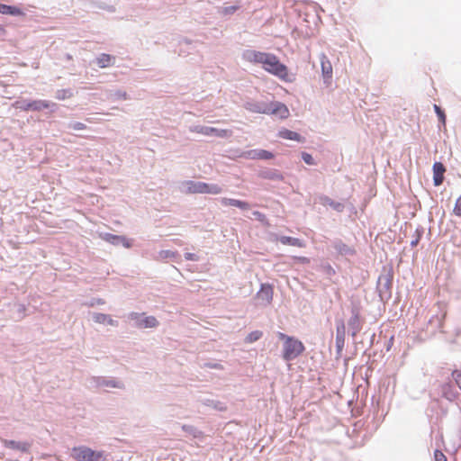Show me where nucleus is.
<instances>
[{"mask_svg":"<svg viewBox=\"0 0 461 461\" xmlns=\"http://www.w3.org/2000/svg\"><path fill=\"white\" fill-rule=\"evenodd\" d=\"M221 203L224 206L238 207L243 211L249 210L250 208V204L248 202L227 197L221 198Z\"/></svg>","mask_w":461,"mask_h":461,"instance_id":"obj_15","label":"nucleus"},{"mask_svg":"<svg viewBox=\"0 0 461 461\" xmlns=\"http://www.w3.org/2000/svg\"><path fill=\"white\" fill-rule=\"evenodd\" d=\"M278 135H279V137L285 139V140H296V141H301V140H302V137L299 133L290 131V130H287V129L281 130L279 131Z\"/></svg>","mask_w":461,"mask_h":461,"instance_id":"obj_25","label":"nucleus"},{"mask_svg":"<svg viewBox=\"0 0 461 461\" xmlns=\"http://www.w3.org/2000/svg\"><path fill=\"white\" fill-rule=\"evenodd\" d=\"M5 447L11 449H17L22 452H27L30 445L26 442L14 441V440H5Z\"/></svg>","mask_w":461,"mask_h":461,"instance_id":"obj_20","label":"nucleus"},{"mask_svg":"<svg viewBox=\"0 0 461 461\" xmlns=\"http://www.w3.org/2000/svg\"><path fill=\"white\" fill-rule=\"evenodd\" d=\"M103 239L105 241H107L113 245L122 244L124 248H127V249L131 247V242L129 241L124 236L113 235L111 233H104L103 235Z\"/></svg>","mask_w":461,"mask_h":461,"instance_id":"obj_12","label":"nucleus"},{"mask_svg":"<svg viewBox=\"0 0 461 461\" xmlns=\"http://www.w3.org/2000/svg\"><path fill=\"white\" fill-rule=\"evenodd\" d=\"M115 58L112 55L103 53L96 59L97 65L104 68L112 66L114 63Z\"/></svg>","mask_w":461,"mask_h":461,"instance_id":"obj_21","label":"nucleus"},{"mask_svg":"<svg viewBox=\"0 0 461 461\" xmlns=\"http://www.w3.org/2000/svg\"><path fill=\"white\" fill-rule=\"evenodd\" d=\"M281 337L285 338L283 350V357L285 360H293L303 351L304 347L301 341L291 337H285L284 334H281Z\"/></svg>","mask_w":461,"mask_h":461,"instance_id":"obj_4","label":"nucleus"},{"mask_svg":"<svg viewBox=\"0 0 461 461\" xmlns=\"http://www.w3.org/2000/svg\"><path fill=\"white\" fill-rule=\"evenodd\" d=\"M0 14L12 16H23L25 14L17 6L0 3Z\"/></svg>","mask_w":461,"mask_h":461,"instance_id":"obj_17","label":"nucleus"},{"mask_svg":"<svg viewBox=\"0 0 461 461\" xmlns=\"http://www.w3.org/2000/svg\"><path fill=\"white\" fill-rule=\"evenodd\" d=\"M320 269L321 270V272L324 275H326L329 277H330L331 276H333L335 274L334 268L328 263H322L320 266Z\"/></svg>","mask_w":461,"mask_h":461,"instance_id":"obj_33","label":"nucleus"},{"mask_svg":"<svg viewBox=\"0 0 461 461\" xmlns=\"http://www.w3.org/2000/svg\"><path fill=\"white\" fill-rule=\"evenodd\" d=\"M185 258L186 260H191V261H198L199 260V257L196 254L190 253V252H187L185 254Z\"/></svg>","mask_w":461,"mask_h":461,"instance_id":"obj_46","label":"nucleus"},{"mask_svg":"<svg viewBox=\"0 0 461 461\" xmlns=\"http://www.w3.org/2000/svg\"><path fill=\"white\" fill-rule=\"evenodd\" d=\"M445 171L446 167L442 163L435 162L433 164V182L435 186H438L443 183Z\"/></svg>","mask_w":461,"mask_h":461,"instance_id":"obj_13","label":"nucleus"},{"mask_svg":"<svg viewBox=\"0 0 461 461\" xmlns=\"http://www.w3.org/2000/svg\"><path fill=\"white\" fill-rule=\"evenodd\" d=\"M262 176L266 179L280 181L283 180L282 174L276 169H268L262 172Z\"/></svg>","mask_w":461,"mask_h":461,"instance_id":"obj_26","label":"nucleus"},{"mask_svg":"<svg viewBox=\"0 0 461 461\" xmlns=\"http://www.w3.org/2000/svg\"><path fill=\"white\" fill-rule=\"evenodd\" d=\"M104 300L103 299H100V298H93L91 299L90 301L85 303L86 305L89 306V307H94L95 305H103L104 304Z\"/></svg>","mask_w":461,"mask_h":461,"instance_id":"obj_40","label":"nucleus"},{"mask_svg":"<svg viewBox=\"0 0 461 461\" xmlns=\"http://www.w3.org/2000/svg\"><path fill=\"white\" fill-rule=\"evenodd\" d=\"M302 159L306 163L307 165H314L315 161L312 156L307 152L302 153Z\"/></svg>","mask_w":461,"mask_h":461,"instance_id":"obj_41","label":"nucleus"},{"mask_svg":"<svg viewBox=\"0 0 461 461\" xmlns=\"http://www.w3.org/2000/svg\"><path fill=\"white\" fill-rule=\"evenodd\" d=\"M189 131L192 132L200 133L204 136H214L217 138H228L232 133L230 130L218 129L203 125H192L189 127Z\"/></svg>","mask_w":461,"mask_h":461,"instance_id":"obj_6","label":"nucleus"},{"mask_svg":"<svg viewBox=\"0 0 461 461\" xmlns=\"http://www.w3.org/2000/svg\"><path fill=\"white\" fill-rule=\"evenodd\" d=\"M87 383L90 388H103L104 390L108 388H124V384L121 380L113 377L92 376L87 380Z\"/></svg>","mask_w":461,"mask_h":461,"instance_id":"obj_5","label":"nucleus"},{"mask_svg":"<svg viewBox=\"0 0 461 461\" xmlns=\"http://www.w3.org/2000/svg\"><path fill=\"white\" fill-rule=\"evenodd\" d=\"M67 127L73 131H83L86 129V125L79 122H70L68 123Z\"/></svg>","mask_w":461,"mask_h":461,"instance_id":"obj_34","label":"nucleus"},{"mask_svg":"<svg viewBox=\"0 0 461 461\" xmlns=\"http://www.w3.org/2000/svg\"><path fill=\"white\" fill-rule=\"evenodd\" d=\"M434 458L435 461H447L446 456L440 450H435Z\"/></svg>","mask_w":461,"mask_h":461,"instance_id":"obj_44","label":"nucleus"},{"mask_svg":"<svg viewBox=\"0 0 461 461\" xmlns=\"http://www.w3.org/2000/svg\"><path fill=\"white\" fill-rule=\"evenodd\" d=\"M70 456L76 461H106L107 454L103 450H94L86 446L74 447Z\"/></svg>","mask_w":461,"mask_h":461,"instance_id":"obj_3","label":"nucleus"},{"mask_svg":"<svg viewBox=\"0 0 461 461\" xmlns=\"http://www.w3.org/2000/svg\"><path fill=\"white\" fill-rule=\"evenodd\" d=\"M434 109H435V112L439 119V121L445 124L446 123V115H445V113L441 110V108L439 106H438L437 104L434 105Z\"/></svg>","mask_w":461,"mask_h":461,"instance_id":"obj_39","label":"nucleus"},{"mask_svg":"<svg viewBox=\"0 0 461 461\" xmlns=\"http://www.w3.org/2000/svg\"><path fill=\"white\" fill-rule=\"evenodd\" d=\"M43 109H50L53 113L57 109V104L47 100H32V111L40 112Z\"/></svg>","mask_w":461,"mask_h":461,"instance_id":"obj_14","label":"nucleus"},{"mask_svg":"<svg viewBox=\"0 0 461 461\" xmlns=\"http://www.w3.org/2000/svg\"><path fill=\"white\" fill-rule=\"evenodd\" d=\"M183 42H184V43H185V44H190V43H191V41H188V40H184V41H183Z\"/></svg>","mask_w":461,"mask_h":461,"instance_id":"obj_50","label":"nucleus"},{"mask_svg":"<svg viewBox=\"0 0 461 461\" xmlns=\"http://www.w3.org/2000/svg\"><path fill=\"white\" fill-rule=\"evenodd\" d=\"M242 59L247 62L261 65L265 71L285 82L293 81V77L288 73L287 67L281 63L279 59L273 53L246 50L242 53Z\"/></svg>","mask_w":461,"mask_h":461,"instance_id":"obj_1","label":"nucleus"},{"mask_svg":"<svg viewBox=\"0 0 461 461\" xmlns=\"http://www.w3.org/2000/svg\"><path fill=\"white\" fill-rule=\"evenodd\" d=\"M252 215L255 217L256 220H258V221L262 222V223H265L267 222V218H266V215L258 211H254L252 212Z\"/></svg>","mask_w":461,"mask_h":461,"instance_id":"obj_43","label":"nucleus"},{"mask_svg":"<svg viewBox=\"0 0 461 461\" xmlns=\"http://www.w3.org/2000/svg\"><path fill=\"white\" fill-rule=\"evenodd\" d=\"M258 303L263 306L268 305L273 299V288L268 284H262L260 290L256 294Z\"/></svg>","mask_w":461,"mask_h":461,"instance_id":"obj_8","label":"nucleus"},{"mask_svg":"<svg viewBox=\"0 0 461 461\" xmlns=\"http://www.w3.org/2000/svg\"><path fill=\"white\" fill-rule=\"evenodd\" d=\"M348 328L351 331L352 337H355L361 330L359 312L357 308H353L351 311V317L348 321Z\"/></svg>","mask_w":461,"mask_h":461,"instance_id":"obj_11","label":"nucleus"},{"mask_svg":"<svg viewBox=\"0 0 461 461\" xmlns=\"http://www.w3.org/2000/svg\"><path fill=\"white\" fill-rule=\"evenodd\" d=\"M346 327L342 321H339L336 329V349L337 354L340 355L345 346Z\"/></svg>","mask_w":461,"mask_h":461,"instance_id":"obj_10","label":"nucleus"},{"mask_svg":"<svg viewBox=\"0 0 461 461\" xmlns=\"http://www.w3.org/2000/svg\"><path fill=\"white\" fill-rule=\"evenodd\" d=\"M243 107L250 113L276 115L281 119H285L289 116L287 106L278 101L269 102L265 99L256 100L248 98L244 101Z\"/></svg>","mask_w":461,"mask_h":461,"instance_id":"obj_2","label":"nucleus"},{"mask_svg":"<svg viewBox=\"0 0 461 461\" xmlns=\"http://www.w3.org/2000/svg\"><path fill=\"white\" fill-rule=\"evenodd\" d=\"M73 93L70 89H59L56 92L55 97L59 100H65L70 98Z\"/></svg>","mask_w":461,"mask_h":461,"instance_id":"obj_31","label":"nucleus"},{"mask_svg":"<svg viewBox=\"0 0 461 461\" xmlns=\"http://www.w3.org/2000/svg\"><path fill=\"white\" fill-rule=\"evenodd\" d=\"M297 260L301 263H309L310 262V259L305 257L297 258Z\"/></svg>","mask_w":461,"mask_h":461,"instance_id":"obj_48","label":"nucleus"},{"mask_svg":"<svg viewBox=\"0 0 461 461\" xmlns=\"http://www.w3.org/2000/svg\"><path fill=\"white\" fill-rule=\"evenodd\" d=\"M380 285H382V288L380 289V293H383V290L388 291L392 285V281L387 276H380L379 277Z\"/></svg>","mask_w":461,"mask_h":461,"instance_id":"obj_32","label":"nucleus"},{"mask_svg":"<svg viewBox=\"0 0 461 461\" xmlns=\"http://www.w3.org/2000/svg\"><path fill=\"white\" fill-rule=\"evenodd\" d=\"M419 240H412L411 242V245L413 247V246H416L418 244Z\"/></svg>","mask_w":461,"mask_h":461,"instance_id":"obj_49","label":"nucleus"},{"mask_svg":"<svg viewBox=\"0 0 461 461\" xmlns=\"http://www.w3.org/2000/svg\"><path fill=\"white\" fill-rule=\"evenodd\" d=\"M93 320L96 323H107L111 326H117L118 322L112 319L108 314L95 312L93 314Z\"/></svg>","mask_w":461,"mask_h":461,"instance_id":"obj_19","label":"nucleus"},{"mask_svg":"<svg viewBox=\"0 0 461 461\" xmlns=\"http://www.w3.org/2000/svg\"><path fill=\"white\" fill-rule=\"evenodd\" d=\"M452 378L455 380L458 387L461 389V371L454 370L452 372Z\"/></svg>","mask_w":461,"mask_h":461,"instance_id":"obj_42","label":"nucleus"},{"mask_svg":"<svg viewBox=\"0 0 461 461\" xmlns=\"http://www.w3.org/2000/svg\"><path fill=\"white\" fill-rule=\"evenodd\" d=\"M278 241L280 243H282L283 245H289V246L299 247V248H302L304 246L303 242L301 240H299L297 238L288 237V236L279 237Z\"/></svg>","mask_w":461,"mask_h":461,"instance_id":"obj_23","label":"nucleus"},{"mask_svg":"<svg viewBox=\"0 0 461 461\" xmlns=\"http://www.w3.org/2000/svg\"><path fill=\"white\" fill-rule=\"evenodd\" d=\"M176 252L172 250H161L158 254V258L161 259L175 258Z\"/></svg>","mask_w":461,"mask_h":461,"instance_id":"obj_38","label":"nucleus"},{"mask_svg":"<svg viewBox=\"0 0 461 461\" xmlns=\"http://www.w3.org/2000/svg\"><path fill=\"white\" fill-rule=\"evenodd\" d=\"M263 335V332L260 330H254L251 331L245 339V342L247 343H253L258 340Z\"/></svg>","mask_w":461,"mask_h":461,"instance_id":"obj_30","label":"nucleus"},{"mask_svg":"<svg viewBox=\"0 0 461 461\" xmlns=\"http://www.w3.org/2000/svg\"><path fill=\"white\" fill-rule=\"evenodd\" d=\"M334 248L341 255H348L352 252L351 249L348 245H346L340 241L336 242L334 245Z\"/></svg>","mask_w":461,"mask_h":461,"instance_id":"obj_29","label":"nucleus"},{"mask_svg":"<svg viewBox=\"0 0 461 461\" xmlns=\"http://www.w3.org/2000/svg\"><path fill=\"white\" fill-rule=\"evenodd\" d=\"M203 366H206V367H209V368H214V369L221 368V366L220 364H218V363H212V362L204 363Z\"/></svg>","mask_w":461,"mask_h":461,"instance_id":"obj_47","label":"nucleus"},{"mask_svg":"<svg viewBox=\"0 0 461 461\" xmlns=\"http://www.w3.org/2000/svg\"><path fill=\"white\" fill-rule=\"evenodd\" d=\"M144 313H139V312H131L128 315V320L134 321V325L138 327V323L141 321V319L143 318Z\"/></svg>","mask_w":461,"mask_h":461,"instance_id":"obj_35","label":"nucleus"},{"mask_svg":"<svg viewBox=\"0 0 461 461\" xmlns=\"http://www.w3.org/2000/svg\"><path fill=\"white\" fill-rule=\"evenodd\" d=\"M453 212L456 216H461V196L456 200Z\"/></svg>","mask_w":461,"mask_h":461,"instance_id":"obj_45","label":"nucleus"},{"mask_svg":"<svg viewBox=\"0 0 461 461\" xmlns=\"http://www.w3.org/2000/svg\"><path fill=\"white\" fill-rule=\"evenodd\" d=\"M105 95H106V99L112 100V101H116V100H120V99H123V100L128 99L127 93L125 91H122L120 89L109 90L106 92Z\"/></svg>","mask_w":461,"mask_h":461,"instance_id":"obj_22","label":"nucleus"},{"mask_svg":"<svg viewBox=\"0 0 461 461\" xmlns=\"http://www.w3.org/2000/svg\"><path fill=\"white\" fill-rule=\"evenodd\" d=\"M204 183L186 180L180 184L179 189L184 194H203Z\"/></svg>","mask_w":461,"mask_h":461,"instance_id":"obj_7","label":"nucleus"},{"mask_svg":"<svg viewBox=\"0 0 461 461\" xmlns=\"http://www.w3.org/2000/svg\"><path fill=\"white\" fill-rule=\"evenodd\" d=\"M320 203L324 206H330L335 211L340 212L344 210V204L336 201H333L331 198L326 195H322L320 197Z\"/></svg>","mask_w":461,"mask_h":461,"instance_id":"obj_18","label":"nucleus"},{"mask_svg":"<svg viewBox=\"0 0 461 461\" xmlns=\"http://www.w3.org/2000/svg\"><path fill=\"white\" fill-rule=\"evenodd\" d=\"M321 72L325 79H330L332 77V66L328 57L325 54L320 56Z\"/></svg>","mask_w":461,"mask_h":461,"instance_id":"obj_16","label":"nucleus"},{"mask_svg":"<svg viewBox=\"0 0 461 461\" xmlns=\"http://www.w3.org/2000/svg\"><path fill=\"white\" fill-rule=\"evenodd\" d=\"M222 192V188L217 184L204 183L203 194H218Z\"/></svg>","mask_w":461,"mask_h":461,"instance_id":"obj_27","label":"nucleus"},{"mask_svg":"<svg viewBox=\"0 0 461 461\" xmlns=\"http://www.w3.org/2000/svg\"><path fill=\"white\" fill-rule=\"evenodd\" d=\"M17 108L23 110V111H32V101H21L17 102Z\"/></svg>","mask_w":461,"mask_h":461,"instance_id":"obj_36","label":"nucleus"},{"mask_svg":"<svg viewBox=\"0 0 461 461\" xmlns=\"http://www.w3.org/2000/svg\"><path fill=\"white\" fill-rule=\"evenodd\" d=\"M158 325V321L154 316H143L141 321L138 323V328H155Z\"/></svg>","mask_w":461,"mask_h":461,"instance_id":"obj_24","label":"nucleus"},{"mask_svg":"<svg viewBox=\"0 0 461 461\" xmlns=\"http://www.w3.org/2000/svg\"><path fill=\"white\" fill-rule=\"evenodd\" d=\"M242 157L249 159L268 160L274 158V154L265 149H250L243 152Z\"/></svg>","mask_w":461,"mask_h":461,"instance_id":"obj_9","label":"nucleus"},{"mask_svg":"<svg viewBox=\"0 0 461 461\" xmlns=\"http://www.w3.org/2000/svg\"><path fill=\"white\" fill-rule=\"evenodd\" d=\"M239 5H230V6H222L218 8V14L221 15L228 16L232 15L237 10H239Z\"/></svg>","mask_w":461,"mask_h":461,"instance_id":"obj_28","label":"nucleus"},{"mask_svg":"<svg viewBox=\"0 0 461 461\" xmlns=\"http://www.w3.org/2000/svg\"><path fill=\"white\" fill-rule=\"evenodd\" d=\"M205 403L206 405L212 406L214 409H217L219 411L226 410V406L223 403L216 402L214 400H207Z\"/></svg>","mask_w":461,"mask_h":461,"instance_id":"obj_37","label":"nucleus"}]
</instances>
